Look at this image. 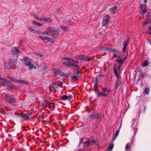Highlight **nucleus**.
<instances>
[{"mask_svg":"<svg viewBox=\"0 0 151 151\" xmlns=\"http://www.w3.org/2000/svg\"><path fill=\"white\" fill-rule=\"evenodd\" d=\"M21 60L24 64L29 67V69L32 68L36 69V67L32 62V60L30 59L29 57H24L23 59Z\"/></svg>","mask_w":151,"mask_h":151,"instance_id":"obj_1","label":"nucleus"},{"mask_svg":"<svg viewBox=\"0 0 151 151\" xmlns=\"http://www.w3.org/2000/svg\"><path fill=\"white\" fill-rule=\"evenodd\" d=\"M65 59L66 60H68L69 62H66L63 63V64L65 65H66L68 66H72L73 67H77L78 65H76L78 63V62L76 60H74L73 59H71L65 57Z\"/></svg>","mask_w":151,"mask_h":151,"instance_id":"obj_2","label":"nucleus"},{"mask_svg":"<svg viewBox=\"0 0 151 151\" xmlns=\"http://www.w3.org/2000/svg\"><path fill=\"white\" fill-rule=\"evenodd\" d=\"M6 100L8 102L14 103L15 102V98L9 93H8L5 96Z\"/></svg>","mask_w":151,"mask_h":151,"instance_id":"obj_3","label":"nucleus"},{"mask_svg":"<svg viewBox=\"0 0 151 151\" xmlns=\"http://www.w3.org/2000/svg\"><path fill=\"white\" fill-rule=\"evenodd\" d=\"M30 114H20L19 115V117L20 119H23L21 120V122H22L24 120H28V116L30 115Z\"/></svg>","mask_w":151,"mask_h":151,"instance_id":"obj_4","label":"nucleus"},{"mask_svg":"<svg viewBox=\"0 0 151 151\" xmlns=\"http://www.w3.org/2000/svg\"><path fill=\"white\" fill-rule=\"evenodd\" d=\"M53 71L62 77H65L66 76V74L62 72L60 70L58 69H54L53 70Z\"/></svg>","mask_w":151,"mask_h":151,"instance_id":"obj_5","label":"nucleus"},{"mask_svg":"<svg viewBox=\"0 0 151 151\" xmlns=\"http://www.w3.org/2000/svg\"><path fill=\"white\" fill-rule=\"evenodd\" d=\"M115 73L117 78V81H116V89H117L119 87V86L120 84L121 83V81H120V78H119V77L118 76L117 74V72L115 71Z\"/></svg>","mask_w":151,"mask_h":151,"instance_id":"obj_6","label":"nucleus"},{"mask_svg":"<svg viewBox=\"0 0 151 151\" xmlns=\"http://www.w3.org/2000/svg\"><path fill=\"white\" fill-rule=\"evenodd\" d=\"M100 49L101 50H104V51H111L112 52H117V51L116 50L114 49H112L110 48H107L104 46H102L101 47Z\"/></svg>","mask_w":151,"mask_h":151,"instance_id":"obj_7","label":"nucleus"},{"mask_svg":"<svg viewBox=\"0 0 151 151\" xmlns=\"http://www.w3.org/2000/svg\"><path fill=\"white\" fill-rule=\"evenodd\" d=\"M100 116L101 115L97 113L89 115L90 118L93 119H99L100 118Z\"/></svg>","mask_w":151,"mask_h":151,"instance_id":"obj_8","label":"nucleus"},{"mask_svg":"<svg viewBox=\"0 0 151 151\" xmlns=\"http://www.w3.org/2000/svg\"><path fill=\"white\" fill-rule=\"evenodd\" d=\"M11 52L13 54L16 55L17 56H19L20 54V51L17 49L16 47L12 48Z\"/></svg>","mask_w":151,"mask_h":151,"instance_id":"obj_9","label":"nucleus"},{"mask_svg":"<svg viewBox=\"0 0 151 151\" xmlns=\"http://www.w3.org/2000/svg\"><path fill=\"white\" fill-rule=\"evenodd\" d=\"M109 17L108 15L105 17L103 19V21L102 24L103 26H105L107 24L108 22Z\"/></svg>","mask_w":151,"mask_h":151,"instance_id":"obj_10","label":"nucleus"},{"mask_svg":"<svg viewBox=\"0 0 151 151\" xmlns=\"http://www.w3.org/2000/svg\"><path fill=\"white\" fill-rule=\"evenodd\" d=\"M72 98V96L70 95L68 96H67L65 95H63L62 96L61 98L62 100L64 101H65L68 99V100L70 102V99Z\"/></svg>","mask_w":151,"mask_h":151,"instance_id":"obj_11","label":"nucleus"},{"mask_svg":"<svg viewBox=\"0 0 151 151\" xmlns=\"http://www.w3.org/2000/svg\"><path fill=\"white\" fill-rule=\"evenodd\" d=\"M129 38H128L127 40V41L124 40V41L123 42V45L124 46L122 49V51L123 52H125L126 51L127 45L129 42Z\"/></svg>","mask_w":151,"mask_h":151,"instance_id":"obj_12","label":"nucleus"},{"mask_svg":"<svg viewBox=\"0 0 151 151\" xmlns=\"http://www.w3.org/2000/svg\"><path fill=\"white\" fill-rule=\"evenodd\" d=\"M2 83L9 84L8 86H11L9 85L10 83H11L10 81L5 78H1L0 76V83Z\"/></svg>","mask_w":151,"mask_h":151,"instance_id":"obj_13","label":"nucleus"},{"mask_svg":"<svg viewBox=\"0 0 151 151\" xmlns=\"http://www.w3.org/2000/svg\"><path fill=\"white\" fill-rule=\"evenodd\" d=\"M137 122H135L133 124L132 126V127L133 128V129L134 130V134H136V132L137 130Z\"/></svg>","mask_w":151,"mask_h":151,"instance_id":"obj_14","label":"nucleus"},{"mask_svg":"<svg viewBox=\"0 0 151 151\" xmlns=\"http://www.w3.org/2000/svg\"><path fill=\"white\" fill-rule=\"evenodd\" d=\"M39 38L43 40H47L49 42H51L52 40L50 38L47 37H43L41 36H39Z\"/></svg>","mask_w":151,"mask_h":151,"instance_id":"obj_15","label":"nucleus"},{"mask_svg":"<svg viewBox=\"0 0 151 151\" xmlns=\"http://www.w3.org/2000/svg\"><path fill=\"white\" fill-rule=\"evenodd\" d=\"M140 8L142 11V13L143 15L146 11V9L145 6L142 4H141L140 6Z\"/></svg>","mask_w":151,"mask_h":151,"instance_id":"obj_16","label":"nucleus"},{"mask_svg":"<svg viewBox=\"0 0 151 151\" xmlns=\"http://www.w3.org/2000/svg\"><path fill=\"white\" fill-rule=\"evenodd\" d=\"M52 35L53 36L55 37L59 34L58 30L57 29L53 30L52 32L51 33Z\"/></svg>","mask_w":151,"mask_h":151,"instance_id":"obj_17","label":"nucleus"},{"mask_svg":"<svg viewBox=\"0 0 151 151\" xmlns=\"http://www.w3.org/2000/svg\"><path fill=\"white\" fill-rule=\"evenodd\" d=\"M91 145V139L88 140V141L85 142L83 144V147L86 146H89L90 145Z\"/></svg>","mask_w":151,"mask_h":151,"instance_id":"obj_18","label":"nucleus"},{"mask_svg":"<svg viewBox=\"0 0 151 151\" xmlns=\"http://www.w3.org/2000/svg\"><path fill=\"white\" fill-rule=\"evenodd\" d=\"M117 8V7L116 6H114L110 9V11L111 13H114L116 11Z\"/></svg>","mask_w":151,"mask_h":151,"instance_id":"obj_19","label":"nucleus"},{"mask_svg":"<svg viewBox=\"0 0 151 151\" xmlns=\"http://www.w3.org/2000/svg\"><path fill=\"white\" fill-rule=\"evenodd\" d=\"M126 59V57H125L123 59H117L115 60V61L119 63L122 64L123 61Z\"/></svg>","mask_w":151,"mask_h":151,"instance_id":"obj_20","label":"nucleus"},{"mask_svg":"<svg viewBox=\"0 0 151 151\" xmlns=\"http://www.w3.org/2000/svg\"><path fill=\"white\" fill-rule=\"evenodd\" d=\"M114 147V144L112 142L109 145L108 147V150L109 151H111L113 149Z\"/></svg>","mask_w":151,"mask_h":151,"instance_id":"obj_21","label":"nucleus"},{"mask_svg":"<svg viewBox=\"0 0 151 151\" xmlns=\"http://www.w3.org/2000/svg\"><path fill=\"white\" fill-rule=\"evenodd\" d=\"M91 145L93 143L95 144L96 146H99V143L97 140H93L91 139Z\"/></svg>","mask_w":151,"mask_h":151,"instance_id":"obj_22","label":"nucleus"},{"mask_svg":"<svg viewBox=\"0 0 151 151\" xmlns=\"http://www.w3.org/2000/svg\"><path fill=\"white\" fill-rule=\"evenodd\" d=\"M79 59L83 60L86 61H89L91 60L89 58V57H78Z\"/></svg>","mask_w":151,"mask_h":151,"instance_id":"obj_23","label":"nucleus"},{"mask_svg":"<svg viewBox=\"0 0 151 151\" xmlns=\"http://www.w3.org/2000/svg\"><path fill=\"white\" fill-rule=\"evenodd\" d=\"M107 96V94L104 93H103L102 92H99L97 94V96Z\"/></svg>","mask_w":151,"mask_h":151,"instance_id":"obj_24","label":"nucleus"},{"mask_svg":"<svg viewBox=\"0 0 151 151\" xmlns=\"http://www.w3.org/2000/svg\"><path fill=\"white\" fill-rule=\"evenodd\" d=\"M43 104H46L47 105H48L49 108H51L52 105H53L52 103L49 104V102L48 101H45V102H43Z\"/></svg>","mask_w":151,"mask_h":151,"instance_id":"obj_25","label":"nucleus"},{"mask_svg":"<svg viewBox=\"0 0 151 151\" xmlns=\"http://www.w3.org/2000/svg\"><path fill=\"white\" fill-rule=\"evenodd\" d=\"M42 21L46 22H50L51 21V19L49 17H45L43 18Z\"/></svg>","mask_w":151,"mask_h":151,"instance_id":"obj_26","label":"nucleus"},{"mask_svg":"<svg viewBox=\"0 0 151 151\" xmlns=\"http://www.w3.org/2000/svg\"><path fill=\"white\" fill-rule=\"evenodd\" d=\"M81 73L78 70H76L74 72V75L76 76L80 77L81 76Z\"/></svg>","mask_w":151,"mask_h":151,"instance_id":"obj_27","label":"nucleus"},{"mask_svg":"<svg viewBox=\"0 0 151 151\" xmlns=\"http://www.w3.org/2000/svg\"><path fill=\"white\" fill-rule=\"evenodd\" d=\"M119 130H117L116 132L115 133V135H114L113 137V138L114 139V140L116 139V137L118 136L119 133Z\"/></svg>","mask_w":151,"mask_h":151,"instance_id":"obj_28","label":"nucleus"},{"mask_svg":"<svg viewBox=\"0 0 151 151\" xmlns=\"http://www.w3.org/2000/svg\"><path fill=\"white\" fill-rule=\"evenodd\" d=\"M31 56H40V57H42V55H40L37 53H32L31 54Z\"/></svg>","mask_w":151,"mask_h":151,"instance_id":"obj_29","label":"nucleus"},{"mask_svg":"<svg viewBox=\"0 0 151 151\" xmlns=\"http://www.w3.org/2000/svg\"><path fill=\"white\" fill-rule=\"evenodd\" d=\"M131 144V143H129L127 144L125 147V149L126 150H128L130 148Z\"/></svg>","mask_w":151,"mask_h":151,"instance_id":"obj_30","label":"nucleus"},{"mask_svg":"<svg viewBox=\"0 0 151 151\" xmlns=\"http://www.w3.org/2000/svg\"><path fill=\"white\" fill-rule=\"evenodd\" d=\"M36 33L41 34H47V32L46 31H40L37 30Z\"/></svg>","mask_w":151,"mask_h":151,"instance_id":"obj_31","label":"nucleus"},{"mask_svg":"<svg viewBox=\"0 0 151 151\" xmlns=\"http://www.w3.org/2000/svg\"><path fill=\"white\" fill-rule=\"evenodd\" d=\"M102 89L103 91L106 92H109L110 91L109 89L106 88H103Z\"/></svg>","mask_w":151,"mask_h":151,"instance_id":"obj_32","label":"nucleus"},{"mask_svg":"<svg viewBox=\"0 0 151 151\" xmlns=\"http://www.w3.org/2000/svg\"><path fill=\"white\" fill-rule=\"evenodd\" d=\"M10 79L12 81L14 82H15L16 83H19V81L20 80H19V79H15V78H10Z\"/></svg>","mask_w":151,"mask_h":151,"instance_id":"obj_33","label":"nucleus"},{"mask_svg":"<svg viewBox=\"0 0 151 151\" xmlns=\"http://www.w3.org/2000/svg\"><path fill=\"white\" fill-rule=\"evenodd\" d=\"M149 88H146L145 90V93L146 94H148L149 93Z\"/></svg>","mask_w":151,"mask_h":151,"instance_id":"obj_34","label":"nucleus"},{"mask_svg":"<svg viewBox=\"0 0 151 151\" xmlns=\"http://www.w3.org/2000/svg\"><path fill=\"white\" fill-rule=\"evenodd\" d=\"M148 64V62L147 60H145L144 61L143 63L142 64V65L143 67H145L147 66Z\"/></svg>","mask_w":151,"mask_h":151,"instance_id":"obj_35","label":"nucleus"},{"mask_svg":"<svg viewBox=\"0 0 151 151\" xmlns=\"http://www.w3.org/2000/svg\"><path fill=\"white\" fill-rule=\"evenodd\" d=\"M28 28L31 32L35 33H36L37 30H35L33 28H31L30 27H29Z\"/></svg>","mask_w":151,"mask_h":151,"instance_id":"obj_36","label":"nucleus"},{"mask_svg":"<svg viewBox=\"0 0 151 151\" xmlns=\"http://www.w3.org/2000/svg\"><path fill=\"white\" fill-rule=\"evenodd\" d=\"M19 83H23L25 85H27L28 84V83L26 81L22 80H19Z\"/></svg>","mask_w":151,"mask_h":151,"instance_id":"obj_37","label":"nucleus"},{"mask_svg":"<svg viewBox=\"0 0 151 151\" xmlns=\"http://www.w3.org/2000/svg\"><path fill=\"white\" fill-rule=\"evenodd\" d=\"M96 81L94 83V86L95 88H96L97 87L98 84V77H96Z\"/></svg>","mask_w":151,"mask_h":151,"instance_id":"obj_38","label":"nucleus"},{"mask_svg":"<svg viewBox=\"0 0 151 151\" xmlns=\"http://www.w3.org/2000/svg\"><path fill=\"white\" fill-rule=\"evenodd\" d=\"M59 86V85L58 83H56L55 85H54L53 86V87L55 89H56L58 88Z\"/></svg>","mask_w":151,"mask_h":151,"instance_id":"obj_39","label":"nucleus"},{"mask_svg":"<svg viewBox=\"0 0 151 151\" xmlns=\"http://www.w3.org/2000/svg\"><path fill=\"white\" fill-rule=\"evenodd\" d=\"M60 28L62 29L63 30H65L66 29V27L65 26H61Z\"/></svg>","mask_w":151,"mask_h":151,"instance_id":"obj_40","label":"nucleus"},{"mask_svg":"<svg viewBox=\"0 0 151 151\" xmlns=\"http://www.w3.org/2000/svg\"><path fill=\"white\" fill-rule=\"evenodd\" d=\"M149 22V21H148V20H147V21L146 22H144L143 24V25L147 24Z\"/></svg>","mask_w":151,"mask_h":151,"instance_id":"obj_41","label":"nucleus"},{"mask_svg":"<svg viewBox=\"0 0 151 151\" xmlns=\"http://www.w3.org/2000/svg\"><path fill=\"white\" fill-rule=\"evenodd\" d=\"M140 74L141 77H144L145 74L144 73L141 72Z\"/></svg>","mask_w":151,"mask_h":151,"instance_id":"obj_42","label":"nucleus"},{"mask_svg":"<svg viewBox=\"0 0 151 151\" xmlns=\"http://www.w3.org/2000/svg\"><path fill=\"white\" fill-rule=\"evenodd\" d=\"M36 25L39 27H41L42 26V24L39 23H37Z\"/></svg>","mask_w":151,"mask_h":151,"instance_id":"obj_43","label":"nucleus"},{"mask_svg":"<svg viewBox=\"0 0 151 151\" xmlns=\"http://www.w3.org/2000/svg\"><path fill=\"white\" fill-rule=\"evenodd\" d=\"M34 16L36 19L38 20L39 19V18L36 15H34Z\"/></svg>","mask_w":151,"mask_h":151,"instance_id":"obj_44","label":"nucleus"},{"mask_svg":"<svg viewBox=\"0 0 151 151\" xmlns=\"http://www.w3.org/2000/svg\"><path fill=\"white\" fill-rule=\"evenodd\" d=\"M32 23L33 24H37V22L35 21H32Z\"/></svg>","mask_w":151,"mask_h":151,"instance_id":"obj_45","label":"nucleus"},{"mask_svg":"<svg viewBox=\"0 0 151 151\" xmlns=\"http://www.w3.org/2000/svg\"><path fill=\"white\" fill-rule=\"evenodd\" d=\"M76 57H85L83 55H80L78 56H76Z\"/></svg>","mask_w":151,"mask_h":151,"instance_id":"obj_46","label":"nucleus"},{"mask_svg":"<svg viewBox=\"0 0 151 151\" xmlns=\"http://www.w3.org/2000/svg\"><path fill=\"white\" fill-rule=\"evenodd\" d=\"M35 63H36V64L37 65H39V63L38 62V61H36V62H35Z\"/></svg>","mask_w":151,"mask_h":151,"instance_id":"obj_47","label":"nucleus"},{"mask_svg":"<svg viewBox=\"0 0 151 151\" xmlns=\"http://www.w3.org/2000/svg\"><path fill=\"white\" fill-rule=\"evenodd\" d=\"M43 18H39V19L38 20H40V21H42Z\"/></svg>","mask_w":151,"mask_h":151,"instance_id":"obj_48","label":"nucleus"},{"mask_svg":"<svg viewBox=\"0 0 151 151\" xmlns=\"http://www.w3.org/2000/svg\"><path fill=\"white\" fill-rule=\"evenodd\" d=\"M144 112H145V111L146 109V106H144Z\"/></svg>","mask_w":151,"mask_h":151,"instance_id":"obj_49","label":"nucleus"},{"mask_svg":"<svg viewBox=\"0 0 151 151\" xmlns=\"http://www.w3.org/2000/svg\"><path fill=\"white\" fill-rule=\"evenodd\" d=\"M81 144V141L80 142H79L78 146L80 145Z\"/></svg>","mask_w":151,"mask_h":151,"instance_id":"obj_50","label":"nucleus"},{"mask_svg":"<svg viewBox=\"0 0 151 151\" xmlns=\"http://www.w3.org/2000/svg\"><path fill=\"white\" fill-rule=\"evenodd\" d=\"M99 76L100 77H103V76H103V75L100 74V75H99Z\"/></svg>","mask_w":151,"mask_h":151,"instance_id":"obj_51","label":"nucleus"},{"mask_svg":"<svg viewBox=\"0 0 151 151\" xmlns=\"http://www.w3.org/2000/svg\"><path fill=\"white\" fill-rule=\"evenodd\" d=\"M122 64H120V65H119V66H119V68L120 67L122 66Z\"/></svg>","mask_w":151,"mask_h":151,"instance_id":"obj_52","label":"nucleus"},{"mask_svg":"<svg viewBox=\"0 0 151 151\" xmlns=\"http://www.w3.org/2000/svg\"><path fill=\"white\" fill-rule=\"evenodd\" d=\"M149 30L151 31V27H150L149 28Z\"/></svg>","mask_w":151,"mask_h":151,"instance_id":"obj_53","label":"nucleus"},{"mask_svg":"<svg viewBox=\"0 0 151 151\" xmlns=\"http://www.w3.org/2000/svg\"><path fill=\"white\" fill-rule=\"evenodd\" d=\"M68 22L70 23H72V21L71 20H69Z\"/></svg>","mask_w":151,"mask_h":151,"instance_id":"obj_54","label":"nucleus"},{"mask_svg":"<svg viewBox=\"0 0 151 151\" xmlns=\"http://www.w3.org/2000/svg\"><path fill=\"white\" fill-rule=\"evenodd\" d=\"M147 0H144V2L145 3H146Z\"/></svg>","mask_w":151,"mask_h":151,"instance_id":"obj_55","label":"nucleus"},{"mask_svg":"<svg viewBox=\"0 0 151 151\" xmlns=\"http://www.w3.org/2000/svg\"><path fill=\"white\" fill-rule=\"evenodd\" d=\"M114 57H117V55L115 54H114Z\"/></svg>","mask_w":151,"mask_h":151,"instance_id":"obj_56","label":"nucleus"},{"mask_svg":"<svg viewBox=\"0 0 151 151\" xmlns=\"http://www.w3.org/2000/svg\"><path fill=\"white\" fill-rule=\"evenodd\" d=\"M148 33L150 34H151V32H148Z\"/></svg>","mask_w":151,"mask_h":151,"instance_id":"obj_57","label":"nucleus"},{"mask_svg":"<svg viewBox=\"0 0 151 151\" xmlns=\"http://www.w3.org/2000/svg\"><path fill=\"white\" fill-rule=\"evenodd\" d=\"M12 87L13 88H14V86H13Z\"/></svg>","mask_w":151,"mask_h":151,"instance_id":"obj_58","label":"nucleus"}]
</instances>
